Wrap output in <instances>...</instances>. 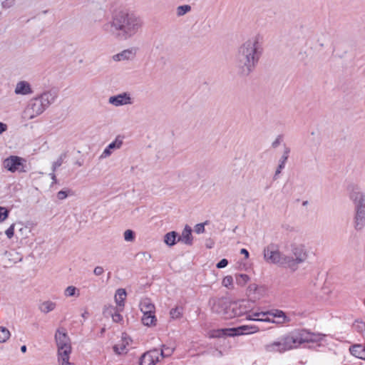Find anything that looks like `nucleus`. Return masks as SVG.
Listing matches in <instances>:
<instances>
[{
    "label": "nucleus",
    "instance_id": "nucleus-1",
    "mask_svg": "<svg viewBox=\"0 0 365 365\" xmlns=\"http://www.w3.org/2000/svg\"><path fill=\"white\" fill-rule=\"evenodd\" d=\"M143 21L140 16L125 10L115 11L111 19L103 26L106 32L118 40H128L142 29Z\"/></svg>",
    "mask_w": 365,
    "mask_h": 365
},
{
    "label": "nucleus",
    "instance_id": "nucleus-2",
    "mask_svg": "<svg viewBox=\"0 0 365 365\" xmlns=\"http://www.w3.org/2000/svg\"><path fill=\"white\" fill-rule=\"evenodd\" d=\"M262 38L259 34L254 35L238 47L235 64L242 75L248 76L257 66L263 51Z\"/></svg>",
    "mask_w": 365,
    "mask_h": 365
},
{
    "label": "nucleus",
    "instance_id": "nucleus-3",
    "mask_svg": "<svg viewBox=\"0 0 365 365\" xmlns=\"http://www.w3.org/2000/svg\"><path fill=\"white\" fill-rule=\"evenodd\" d=\"M324 335L299 330L281 337L279 340L267 343L264 349L267 353H283L297 348L300 344L308 342H317L322 339Z\"/></svg>",
    "mask_w": 365,
    "mask_h": 365
},
{
    "label": "nucleus",
    "instance_id": "nucleus-4",
    "mask_svg": "<svg viewBox=\"0 0 365 365\" xmlns=\"http://www.w3.org/2000/svg\"><path fill=\"white\" fill-rule=\"evenodd\" d=\"M349 197L354 207L353 226L357 231L362 230L365 227V193L359 187L353 186Z\"/></svg>",
    "mask_w": 365,
    "mask_h": 365
},
{
    "label": "nucleus",
    "instance_id": "nucleus-5",
    "mask_svg": "<svg viewBox=\"0 0 365 365\" xmlns=\"http://www.w3.org/2000/svg\"><path fill=\"white\" fill-rule=\"evenodd\" d=\"M248 320L283 324L290 322V318L280 309H272L267 312H253L247 317Z\"/></svg>",
    "mask_w": 365,
    "mask_h": 365
},
{
    "label": "nucleus",
    "instance_id": "nucleus-6",
    "mask_svg": "<svg viewBox=\"0 0 365 365\" xmlns=\"http://www.w3.org/2000/svg\"><path fill=\"white\" fill-rule=\"evenodd\" d=\"M288 250L289 255H286L287 267L295 270L299 264L304 263L308 258L309 254L306 246L299 242H292Z\"/></svg>",
    "mask_w": 365,
    "mask_h": 365
},
{
    "label": "nucleus",
    "instance_id": "nucleus-7",
    "mask_svg": "<svg viewBox=\"0 0 365 365\" xmlns=\"http://www.w3.org/2000/svg\"><path fill=\"white\" fill-rule=\"evenodd\" d=\"M259 328L255 325H242L236 328H226L215 330L212 334V337L224 336H235L242 334H251L259 331Z\"/></svg>",
    "mask_w": 365,
    "mask_h": 365
},
{
    "label": "nucleus",
    "instance_id": "nucleus-8",
    "mask_svg": "<svg viewBox=\"0 0 365 365\" xmlns=\"http://www.w3.org/2000/svg\"><path fill=\"white\" fill-rule=\"evenodd\" d=\"M264 258L268 263L287 267L286 255L279 251L275 244H270L264 248Z\"/></svg>",
    "mask_w": 365,
    "mask_h": 365
},
{
    "label": "nucleus",
    "instance_id": "nucleus-9",
    "mask_svg": "<svg viewBox=\"0 0 365 365\" xmlns=\"http://www.w3.org/2000/svg\"><path fill=\"white\" fill-rule=\"evenodd\" d=\"M44 110L45 108L42 106V103L35 98L31 100L29 105L23 111L21 117L24 120H29L40 115Z\"/></svg>",
    "mask_w": 365,
    "mask_h": 365
},
{
    "label": "nucleus",
    "instance_id": "nucleus-10",
    "mask_svg": "<svg viewBox=\"0 0 365 365\" xmlns=\"http://www.w3.org/2000/svg\"><path fill=\"white\" fill-rule=\"evenodd\" d=\"M25 160L19 156L11 155L4 159L3 166L7 170L15 173L16 171L26 172L24 169Z\"/></svg>",
    "mask_w": 365,
    "mask_h": 365
},
{
    "label": "nucleus",
    "instance_id": "nucleus-11",
    "mask_svg": "<svg viewBox=\"0 0 365 365\" xmlns=\"http://www.w3.org/2000/svg\"><path fill=\"white\" fill-rule=\"evenodd\" d=\"M160 351L153 349L145 352L140 358V365H155L160 361Z\"/></svg>",
    "mask_w": 365,
    "mask_h": 365
},
{
    "label": "nucleus",
    "instance_id": "nucleus-12",
    "mask_svg": "<svg viewBox=\"0 0 365 365\" xmlns=\"http://www.w3.org/2000/svg\"><path fill=\"white\" fill-rule=\"evenodd\" d=\"M108 103L113 106L119 107L132 104L133 99L129 93H121L116 96L109 97Z\"/></svg>",
    "mask_w": 365,
    "mask_h": 365
},
{
    "label": "nucleus",
    "instance_id": "nucleus-13",
    "mask_svg": "<svg viewBox=\"0 0 365 365\" xmlns=\"http://www.w3.org/2000/svg\"><path fill=\"white\" fill-rule=\"evenodd\" d=\"M57 349L71 347V339L64 328H58L55 334Z\"/></svg>",
    "mask_w": 365,
    "mask_h": 365
},
{
    "label": "nucleus",
    "instance_id": "nucleus-14",
    "mask_svg": "<svg viewBox=\"0 0 365 365\" xmlns=\"http://www.w3.org/2000/svg\"><path fill=\"white\" fill-rule=\"evenodd\" d=\"M137 51L138 49L135 47L124 49L113 55L112 59L115 62L133 60L136 56Z\"/></svg>",
    "mask_w": 365,
    "mask_h": 365
},
{
    "label": "nucleus",
    "instance_id": "nucleus-15",
    "mask_svg": "<svg viewBox=\"0 0 365 365\" xmlns=\"http://www.w3.org/2000/svg\"><path fill=\"white\" fill-rule=\"evenodd\" d=\"M242 312L240 306L237 303L227 301L226 308L225 310H224L222 317L226 319H231L240 316Z\"/></svg>",
    "mask_w": 365,
    "mask_h": 365
},
{
    "label": "nucleus",
    "instance_id": "nucleus-16",
    "mask_svg": "<svg viewBox=\"0 0 365 365\" xmlns=\"http://www.w3.org/2000/svg\"><path fill=\"white\" fill-rule=\"evenodd\" d=\"M31 83L27 81H19L14 88V93L18 96H29L33 93Z\"/></svg>",
    "mask_w": 365,
    "mask_h": 365
},
{
    "label": "nucleus",
    "instance_id": "nucleus-17",
    "mask_svg": "<svg viewBox=\"0 0 365 365\" xmlns=\"http://www.w3.org/2000/svg\"><path fill=\"white\" fill-rule=\"evenodd\" d=\"M131 341V339L126 334H123L120 340L113 346L114 351L118 354L126 353Z\"/></svg>",
    "mask_w": 365,
    "mask_h": 365
},
{
    "label": "nucleus",
    "instance_id": "nucleus-18",
    "mask_svg": "<svg viewBox=\"0 0 365 365\" xmlns=\"http://www.w3.org/2000/svg\"><path fill=\"white\" fill-rule=\"evenodd\" d=\"M36 98L40 103H42V106L46 110L51 103L55 101L56 98V94L52 91H46L43 93Z\"/></svg>",
    "mask_w": 365,
    "mask_h": 365
},
{
    "label": "nucleus",
    "instance_id": "nucleus-19",
    "mask_svg": "<svg viewBox=\"0 0 365 365\" xmlns=\"http://www.w3.org/2000/svg\"><path fill=\"white\" fill-rule=\"evenodd\" d=\"M123 141L122 140L119 139L118 138H116L115 140L111 142L103 151V153L101 155V158H106L109 157L111 154L113 150H118L120 149L122 146Z\"/></svg>",
    "mask_w": 365,
    "mask_h": 365
},
{
    "label": "nucleus",
    "instance_id": "nucleus-20",
    "mask_svg": "<svg viewBox=\"0 0 365 365\" xmlns=\"http://www.w3.org/2000/svg\"><path fill=\"white\" fill-rule=\"evenodd\" d=\"M126 292L124 289H118L116 290L114 299L117 305V311H123L125 306V301L126 299Z\"/></svg>",
    "mask_w": 365,
    "mask_h": 365
},
{
    "label": "nucleus",
    "instance_id": "nucleus-21",
    "mask_svg": "<svg viewBox=\"0 0 365 365\" xmlns=\"http://www.w3.org/2000/svg\"><path fill=\"white\" fill-rule=\"evenodd\" d=\"M120 312L117 311V307L111 305L106 306L103 309V314L107 317L110 316L114 322H120L123 320Z\"/></svg>",
    "mask_w": 365,
    "mask_h": 365
},
{
    "label": "nucleus",
    "instance_id": "nucleus-22",
    "mask_svg": "<svg viewBox=\"0 0 365 365\" xmlns=\"http://www.w3.org/2000/svg\"><path fill=\"white\" fill-rule=\"evenodd\" d=\"M227 301L224 299H213L211 304V309L213 312L222 316L224 310H225Z\"/></svg>",
    "mask_w": 365,
    "mask_h": 365
},
{
    "label": "nucleus",
    "instance_id": "nucleus-23",
    "mask_svg": "<svg viewBox=\"0 0 365 365\" xmlns=\"http://www.w3.org/2000/svg\"><path fill=\"white\" fill-rule=\"evenodd\" d=\"M178 241L187 245L192 244V229L190 226L185 225L181 235L178 237Z\"/></svg>",
    "mask_w": 365,
    "mask_h": 365
},
{
    "label": "nucleus",
    "instance_id": "nucleus-24",
    "mask_svg": "<svg viewBox=\"0 0 365 365\" xmlns=\"http://www.w3.org/2000/svg\"><path fill=\"white\" fill-rule=\"evenodd\" d=\"M140 309L142 313L155 312V305L148 298L143 299L140 301Z\"/></svg>",
    "mask_w": 365,
    "mask_h": 365
},
{
    "label": "nucleus",
    "instance_id": "nucleus-25",
    "mask_svg": "<svg viewBox=\"0 0 365 365\" xmlns=\"http://www.w3.org/2000/svg\"><path fill=\"white\" fill-rule=\"evenodd\" d=\"M175 349V346L173 343H168L167 344L162 345L161 349H160V357L165 358L172 355Z\"/></svg>",
    "mask_w": 365,
    "mask_h": 365
},
{
    "label": "nucleus",
    "instance_id": "nucleus-26",
    "mask_svg": "<svg viewBox=\"0 0 365 365\" xmlns=\"http://www.w3.org/2000/svg\"><path fill=\"white\" fill-rule=\"evenodd\" d=\"M350 351L356 357L365 360V346L356 344L350 348Z\"/></svg>",
    "mask_w": 365,
    "mask_h": 365
},
{
    "label": "nucleus",
    "instance_id": "nucleus-27",
    "mask_svg": "<svg viewBox=\"0 0 365 365\" xmlns=\"http://www.w3.org/2000/svg\"><path fill=\"white\" fill-rule=\"evenodd\" d=\"M56 308V303L51 300L44 301L39 305V309L43 314H48L53 311Z\"/></svg>",
    "mask_w": 365,
    "mask_h": 365
},
{
    "label": "nucleus",
    "instance_id": "nucleus-28",
    "mask_svg": "<svg viewBox=\"0 0 365 365\" xmlns=\"http://www.w3.org/2000/svg\"><path fill=\"white\" fill-rule=\"evenodd\" d=\"M72 347H65L57 349V361L70 359Z\"/></svg>",
    "mask_w": 365,
    "mask_h": 365
},
{
    "label": "nucleus",
    "instance_id": "nucleus-29",
    "mask_svg": "<svg viewBox=\"0 0 365 365\" xmlns=\"http://www.w3.org/2000/svg\"><path fill=\"white\" fill-rule=\"evenodd\" d=\"M250 278L247 274H236L235 281L238 286L244 287L250 281Z\"/></svg>",
    "mask_w": 365,
    "mask_h": 365
},
{
    "label": "nucleus",
    "instance_id": "nucleus-30",
    "mask_svg": "<svg viewBox=\"0 0 365 365\" xmlns=\"http://www.w3.org/2000/svg\"><path fill=\"white\" fill-rule=\"evenodd\" d=\"M177 236H178L177 233L174 231L167 233L165 235V240H164L165 243L169 246L174 245L176 242Z\"/></svg>",
    "mask_w": 365,
    "mask_h": 365
},
{
    "label": "nucleus",
    "instance_id": "nucleus-31",
    "mask_svg": "<svg viewBox=\"0 0 365 365\" xmlns=\"http://www.w3.org/2000/svg\"><path fill=\"white\" fill-rule=\"evenodd\" d=\"M64 295L67 297H79L80 291L74 286H68L64 290Z\"/></svg>",
    "mask_w": 365,
    "mask_h": 365
},
{
    "label": "nucleus",
    "instance_id": "nucleus-32",
    "mask_svg": "<svg viewBox=\"0 0 365 365\" xmlns=\"http://www.w3.org/2000/svg\"><path fill=\"white\" fill-rule=\"evenodd\" d=\"M222 285L228 289H234V280L231 275H227L222 280Z\"/></svg>",
    "mask_w": 365,
    "mask_h": 365
},
{
    "label": "nucleus",
    "instance_id": "nucleus-33",
    "mask_svg": "<svg viewBox=\"0 0 365 365\" xmlns=\"http://www.w3.org/2000/svg\"><path fill=\"white\" fill-rule=\"evenodd\" d=\"M11 336L9 330L4 327H0V343L6 342Z\"/></svg>",
    "mask_w": 365,
    "mask_h": 365
},
{
    "label": "nucleus",
    "instance_id": "nucleus-34",
    "mask_svg": "<svg viewBox=\"0 0 365 365\" xmlns=\"http://www.w3.org/2000/svg\"><path fill=\"white\" fill-rule=\"evenodd\" d=\"M141 321L145 326L151 327L156 324L157 319L155 315L150 317H142Z\"/></svg>",
    "mask_w": 365,
    "mask_h": 365
},
{
    "label": "nucleus",
    "instance_id": "nucleus-35",
    "mask_svg": "<svg viewBox=\"0 0 365 365\" xmlns=\"http://www.w3.org/2000/svg\"><path fill=\"white\" fill-rule=\"evenodd\" d=\"M170 315L173 319H180L182 315V308L180 307L173 308L170 312Z\"/></svg>",
    "mask_w": 365,
    "mask_h": 365
},
{
    "label": "nucleus",
    "instance_id": "nucleus-36",
    "mask_svg": "<svg viewBox=\"0 0 365 365\" xmlns=\"http://www.w3.org/2000/svg\"><path fill=\"white\" fill-rule=\"evenodd\" d=\"M191 10V6L189 5H182L177 7L176 14L178 16H182Z\"/></svg>",
    "mask_w": 365,
    "mask_h": 365
},
{
    "label": "nucleus",
    "instance_id": "nucleus-37",
    "mask_svg": "<svg viewBox=\"0 0 365 365\" xmlns=\"http://www.w3.org/2000/svg\"><path fill=\"white\" fill-rule=\"evenodd\" d=\"M289 152V150L287 149L285 153L282 157V159L280 160V164L279 165V167L276 170L275 175L279 174L281 173L282 169H283L284 168L285 163L287 160V154Z\"/></svg>",
    "mask_w": 365,
    "mask_h": 365
},
{
    "label": "nucleus",
    "instance_id": "nucleus-38",
    "mask_svg": "<svg viewBox=\"0 0 365 365\" xmlns=\"http://www.w3.org/2000/svg\"><path fill=\"white\" fill-rule=\"evenodd\" d=\"M123 237L126 242H133L135 239V233L131 230H126L123 233Z\"/></svg>",
    "mask_w": 365,
    "mask_h": 365
},
{
    "label": "nucleus",
    "instance_id": "nucleus-39",
    "mask_svg": "<svg viewBox=\"0 0 365 365\" xmlns=\"http://www.w3.org/2000/svg\"><path fill=\"white\" fill-rule=\"evenodd\" d=\"M353 327L360 333L365 331V323L361 321H356L353 324Z\"/></svg>",
    "mask_w": 365,
    "mask_h": 365
},
{
    "label": "nucleus",
    "instance_id": "nucleus-40",
    "mask_svg": "<svg viewBox=\"0 0 365 365\" xmlns=\"http://www.w3.org/2000/svg\"><path fill=\"white\" fill-rule=\"evenodd\" d=\"M9 216V211L4 207H0V222H4Z\"/></svg>",
    "mask_w": 365,
    "mask_h": 365
},
{
    "label": "nucleus",
    "instance_id": "nucleus-41",
    "mask_svg": "<svg viewBox=\"0 0 365 365\" xmlns=\"http://www.w3.org/2000/svg\"><path fill=\"white\" fill-rule=\"evenodd\" d=\"M16 4L15 0H4L1 3V6L4 9H10L13 7Z\"/></svg>",
    "mask_w": 365,
    "mask_h": 365
},
{
    "label": "nucleus",
    "instance_id": "nucleus-42",
    "mask_svg": "<svg viewBox=\"0 0 365 365\" xmlns=\"http://www.w3.org/2000/svg\"><path fill=\"white\" fill-rule=\"evenodd\" d=\"M14 227H15V224H12L6 231H5V234L7 236V237L9 239H11V237H13L14 236Z\"/></svg>",
    "mask_w": 365,
    "mask_h": 365
},
{
    "label": "nucleus",
    "instance_id": "nucleus-43",
    "mask_svg": "<svg viewBox=\"0 0 365 365\" xmlns=\"http://www.w3.org/2000/svg\"><path fill=\"white\" fill-rule=\"evenodd\" d=\"M195 232L197 234H201L205 232V225L203 223H200L195 225Z\"/></svg>",
    "mask_w": 365,
    "mask_h": 365
},
{
    "label": "nucleus",
    "instance_id": "nucleus-44",
    "mask_svg": "<svg viewBox=\"0 0 365 365\" xmlns=\"http://www.w3.org/2000/svg\"><path fill=\"white\" fill-rule=\"evenodd\" d=\"M258 288V286L257 284H250L248 287H247V293L249 295H250L251 294L257 291Z\"/></svg>",
    "mask_w": 365,
    "mask_h": 365
},
{
    "label": "nucleus",
    "instance_id": "nucleus-45",
    "mask_svg": "<svg viewBox=\"0 0 365 365\" xmlns=\"http://www.w3.org/2000/svg\"><path fill=\"white\" fill-rule=\"evenodd\" d=\"M103 272H104V269L101 266H97L93 269V274L96 276H101L103 274Z\"/></svg>",
    "mask_w": 365,
    "mask_h": 365
},
{
    "label": "nucleus",
    "instance_id": "nucleus-46",
    "mask_svg": "<svg viewBox=\"0 0 365 365\" xmlns=\"http://www.w3.org/2000/svg\"><path fill=\"white\" fill-rule=\"evenodd\" d=\"M228 264V260L226 259H221L216 265L217 268L222 269L227 267Z\"/></svg>",
    "mask_w": 365,
    "mask_h": 365
},
{
    "label": "nucleus",
    "instance_id": "nucleus-47",
    "mask_svg": "<svg viewBox=\"0 0 365 365\" xmlns=\"http://www.w3.org/2000/svg\"><path fill=\"white\" fill-rule=\"evenodd\" d=\"M58 365H75L70 361V359H61L58 361Z\"/></svg>",
    "mask_w": 365,
    "mask_h": 365
},
{
    "label": "nucleus",
    "instance_id": "nucleus-48",
    "mask_svg": "<svg viewBox=\"0 0 365 365\" xmlns=\"http://www.w3.org/2000/svg\"><path fill=\"white\" fill-rule=\"evenodd\" d=\"M68 195L66 193V191H63V190H61L59 192H58L57 193V197L59 199V200H64L67 197Z\"/></svg>",
    "mask_w": 365,
    "mask_h": 365
},
{
    "label": "nucleus",
    "instance_id": "nucleus-49",
    "mask_svg": "<svg viewBox=\"0 0 365 365\" xmlns=\"http://www.w3.org/2000/svg\"><path fill=\"white\" fill-rule=\"evenodd\" d=\"M62 164V160L61 159H58L57 160L56 162L53 163V170H56V168H58V167H60Z\"/></svg>",
    "mask_w": 365,
    "mask_h": 365
},
{
    "label": "nucleus",
    "instance_id": "nucleus-50",
    "mask_svg": "<svg viewBox=\"0 0 365 365\" xmlns=\"http://www.w3.org/2000/svg\"><path fill=\"white\" fill-rule=\"evenodd\" d=\"M7 129V125L1 122H0V134L6 131Z\"/></svg>",
    "mask_w": 365,
    "mask_h": 365
},
{
    "label": "nucleus",
    "instance_id": "nucleus-51",
    "mask_svg": "<svg viewBox=\"0 0 365 365\" xmlns=\"http://www.w3.org/2000/svg\"><path fill=\"white\" fill-rule=\"evenodd\" d=\"M240 253L244 255L246 259H247L249 257V252L246 249H244V248L240 250Z\"/></svg>",
    "mask_w": 365,
    "mask_h": 365
},
{
    "label": "nucleus",
    "instance_id": "nucleus-52",
    "mask_svg": "<svg viewBox=\"0 0 365 365\" xmlns=\"http://www.w3.org/2000/svg\"><path fill=\"white\" fill-rule=\"evenodd\" d=\"M19 232H21V234L22 235H24L26 234V232H27V227H21L20 230H19Z\"/></svg>",
    "mask_w": 365,
    "mask_h": 365
},
{
    "label": "nucleus",
    "instance_id": "nucleus-53",
    "mask_svg": "<svg viewBox=\"0 0 365 365\" xmlns=\"http://www.w3.org/2000/svg\"><path fill=\"white\" fill-rule=\"evenodd\" d=\"M152 315H155V312L143 313V317H150Z\"/></svg>",
    "mask_w": 365,
    "mask_h": 365
},
{
    "label": "nucleus",
    "instance_id": "nucleus-54",
    "mask_svg": "<svg viewBox=\"0 0 365 365\" xmlns=\"http://www.w3.org/2000/svg\"><path fill=\"white\" fill-rule=\"evenodd\" d=\"M27 349H26V346L25 345H23L21 347V351L22 353H25Z\"/></svg>",
    "mask_w": 365,
    "mask_h": 365
},
{
    "label": "nucleus",
    "instance_id": "nucleus-55",
    "mask_svg": "<svg viewBox=\"0 0 365 365\" xmlns=\"http://www.w3.org/2000/svg\"><path fill=\"white\" fill-rule=\"evenodd\" d=\"M51 178H52V180H56V175L54 174H52L51 175Z\"/></svg>",
    "mask_w": 365,
    "mask_h": 365
},
{
    "label": "nucleus",
    "instance_id": "nucleus-56",
    "mask_svg": "<svg viewBox=\"0 0 365 365\" xmlns=\"http://www.w3.org/2000/svg\"><path fill=\"white\" fill-rule=\"evenodd\" d=\"M87 314H88V312H84V313L82 314V317H86Z\"/></svg>",
    "mask_w": 365,
    "mask_h": 365
},
{
    "label": "nucleus",
    "instance_id": "nucleus-57",
    "mask_svg": "<svg viewBox=\"0 0 365 365\" xmlns=\"http://www.w3.org/2000/svg\"><path fill=\"white\" fill-rule=\"evenodd\" d=\"M76 164H77L79 167H81V166L82 165V163H80V162H77V163H76Z\"/></svg>",
    "mask_w": 365,
    "mask_h": 365
}]
</instances>
